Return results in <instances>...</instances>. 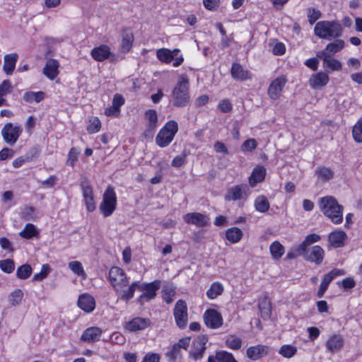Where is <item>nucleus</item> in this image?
<instances>
[{
    "label": "nucleus",
    "instance_id": "obj_60",
    "mask_svg": "<svg viewBox=\"0 0 362 362\" xmlns=\"http://www.w3.org/2000/svg\"><path fill=\"white\" fill-rule=\"evenodd\" d=\"M78 154H79V151H78L76 148H74V147L71 148L70 149L69 155H68V159H67L66 163L68 165H70L71 167H74L75 162L78 159Z\"/></svg>",
    "mask_w": 362,
    "mask_h": 362
},
{
    "label": "nucleus",
    "instance_id": "obj_1",
    "mask_svg": "<svg viewBox=\"0 0 362 362\" xmlns=\"http://www.w3.org/2000/svg\"><path fill=\"white\" fill-rule=\"evenodd\" d=\"M314 33L319 38L330 40L342 35L343 27L337 21H321L315 24Z\"/></svg>",
    "mask_w": 362,
    "mask_h": 362
},
{
    "label": "nucleus",
    "instance_id": "obj_29",
    "mask_svg": "<svg viewBox=\"0 0 362 362\" xmlns=\"http://www.w3.org/2000/svg\"><path fill=\"white\" fill-rule=\"evenodd\" d=\"M329 81V78L325 72H318L313 74L310 78V86L313 88H317L326 86Z\"/></svg>",
    "mask_w": 362,
    "mask_h": 362
},
{
    "label": "nucleus",
    "instance_id": "obj_2",
    "mask_svg": "<svg viewBox=\"0 0 362 362\" xmlns=\"http://www.w3.org/2000/svg\"><path fill=\"white\" fill-rule=\"evenodd\" d=\"M322 213L331 219L333 223H341L343 220V206L332 196L322 197L318 203Z\"/></svg>",
    "mask_w": 362,
    "mask_h": 362
},
{
    "label": "nucleus",
    "instance_id": "obj_4",
    "mask_svg": "<svg viewBox=\"0 0 362 362\" xmlns=\"http://www.w3.org/2000/svg\"><path fill=\"white\" fill-rule=\"evenodd\" d=\"M177 131L178 125L175 121L170 120L168 122L157 134L156 137V144L161 148L168 146L173 140Z\"/></svg>",
    "mask_w": 362,
    "mask_h": 362
},
{
    "label": "nucleus",
    "instance_id": "obj_50",
    "mask_svg": "<svg viewBox=\"0 0 362 362\" xmlns=\"http://www.w3.org/2000/svg\"><path fill=\"white\" fill-rule=\"evenodd\" d=\"M23 297V291L21 289H16L9 295L8 300L11 305L16 306L21 302Z\"/></svg>",
    "mask_w": 362,
    "mask_h": 362
},
{
    "label": "nucleus",
    "instance_id": "obj_37",
    "mask_svg": "<svg viewBox=\"0 0 362 362\" xmlns=\"http://www.w3.org/2000/svg\"><path fill=\"white\" fill-rule=\"evenodd\" d=\"M38 235L36 227L32 223H27L19 233V235L25 239H31Z\"/></svg>",
    "mask_w": 362,
    "mask_h": 362
},
{
    "label": "nucleus",
    "instance_id": "obj_62",
    "mask_svg": "<svg viewBox=\"0 0 362 362\" xmlns=\"http://www.w3.org/2000/svg\"><path fill=\"white\" fill-rule=\"evenodd\" d=\"M186 156L185 153L175 156L172 161V165L175 168L181 167L185 163Z\"/></svg>",
    "mask_w": 362,
    "mask_h": 362
},
{
    "label": "nucleus",
    "instance_id": "obj_45",
    "mask_svg": "<svg viewBox=\"0 0 362 362\" xmlns=\"http://www.w3.org/2000/svg\"><path fill=\"white\" fill-rule=\"evenodd\" d=\"M270 252L272 255V257L274 259H279L282 257L284 252V246L280 244L278 241H275L272 243L270 245Z\"/></svg>",
    "mask_w": 362,
    "mask_h": 362
},
{
    "label": "nucleus",
    "instance_id": "obj_39",
    "mask_svg": "<svg viewBox=\"0 0 362 362\" xmlns=\"http://www.w3.org/2000/svg\"><path fill=\"white\" fill-rule=\"evenodd\" d=\"M297 353V348L291 344H284L279 350V354L284 358H290Z\"/></svg>",
    "mask_w": 362,
    "mask_h": 362
},
{
    "label": "nucleus",
    "instance_id": "obj_31",
    "mask_svg": "<svg viewBox=\"0 0 362 362\" xmlns=\"http://www.w3.org/2000/svg\"><path fill=\"white\" fill-rule=\"evenodd\" d=\"M346 234L343 230H335L329 235V241L334 247H341L344 245Z\"/></svg>",
    "mask_w": 362,
    "mask_h": 362
},
{
    "label": "nucleus",
    "instance_id": "obj_14",
    "mask_svg": "<svg viewBox=\"0 0 362 362\" xmlns=\"http://www.w3.org/2000/svg\"><path fill=\"white\" fill-rule=\"evenodd\" d=\"M187 223L194 225L197 227H205L209 224L210 218L208 216L199 213H187L183 216Z\"/></svg>",
    "mask_w": 362,
    "mask_h": 362
},
{
    "label": "nucleus",
    "instance_id": "obj_41",
    "mask_svg": "<svg viewBox=\"0 0 362 362\" xmlns=\"http://www.w3.org/2000/svg\"><path fill=\"white\" fill-rule=\"evenodd\" d=\"M163 300L167 304H170L173 301V297L175 295V290L171 285L164 286L162 289Z\"/></svg>",
    "mask_w": 362,
    "mask_h": 362
},
{
    "label": "nucleus",
    "instance_id": "obj_15",
    "mask_svg": "<svg viewBox=\"0 0 362 362\" xmlns=\"http://www.w3.org/2000/svg\"><path fill=\"white\" fill-rule=\"evenodd\" d=\"M317 57L322 61V67L326 74H328L334 71H339L342 69L341 62L334 58V57L319 54H317Z\"/></svg>",
    "mask_w": 362,
    "mask_h": 362
},
{
    "label": "nucleus",
    "instance_id": "obj_19",
    "mask_svg": "<svg viewBox=\"0 0 362 362\" xmlns=\"http://www.w3.org/2000/svg\"><path fill=\"white\" fill-rule=\"evenodd\" d=\"M345 42L343 40L336 38L332 42L328 43L325 48L317 53L319 55H328L334 57V55L344 48Z\"/></svg>",
    "mask_w": 362,
    "mask_h": 362
},
{
    "label": "nucleus",
    "instance_id": "obj_9",
    "mask_svg": "<svg viewBox=\"0 0 362 362\" xmlns=\"http://www.w3.org/2000/svg\"><path fill=\"white\" fill-rule=\"evenodd\" d=\"M109 280L114 289L128 286V279L123 269L118 267H112L109 271Z\"/></svg>",
    "mask_w": 362,
    "mask_h": 362
},
{
    "label": "nucleus",
    "instance_id": "obj_53",
    "mask_svg": "<svg viewBox=\"0 0 362 362\" xmlns=\"http://www.w3.org/2000/svg\"><path fill=\"white\" fill-rule=\"evenodd\" d=\"M216 359L218 362H237L232 354L225 351L217 352Z\"/></svg>",
    "mask_w": 362,
    "mask_h": 362
},
{
    "label": "nucleus",
    "instance_id": "obj_13",
    "mask_svg": "<svg viewBox=\"0 0 362 362\" xmlns=\"http://www.w3.org/2000/svg\"><path fill=\"white\" fill-rule=\"evenodd\" d=\"M208 341L206 335L202 334L194 339L192 343V346L189 352V355L194 360L201 359L206 350V344Z\"/></svg>",
    "mask_w": 362,
    "mask_h": 362
},
{
    "label": "nucleus",
    "instance_id": "obj_23",
    "mask_svg": "<svg viewBox=\"0 0 362 362\" xmlns=\"http://www.w3.org/2000/svg\"><path fill=\"white\" fill-rule=\"evenodd\" d=\"M151 325L148 318L135 317L127 323L125 328L131 332H136L144 329Z\"/></svg>",
    "mask_w": 362,
    "mask_h": 362
},
{
    "label": "nucleus",
    "instance_id": "obj_54",
    "mask_svg": "<svg viewBox=\"0 0 362 362\" xmlns=\"http://www.w3.org/2000/svg\"><path fill=\"white\" fill-rule=\"evenodd\" d=\"M0 269L7 274H11L15 269L14 262L11 259L0 260Z\"/></svg>",
    "mask_w": 362,
    "mask_h": 362
},
{
    "label": "nucleus",
    "instance_id": "obj_20",
    "mask_svg": "<svg viewBox=\"0 0 362 362\" xmlns=\"http://www.w3.org/2000/svg\"><path fill=\"white\" fill-rule=\"evenodd\" d=\"M286 83V79L284 76L278 77L271 83L268 88V94L272 100H276L280 97Z\"/></svg>",
    "mask_w": 362,
    "mask_h": 362
},
{
    "label": "nucleus",
    "instance_id": "obj_7",
    "mask_svg": "<svg viewBox=\"0 0 362 362\" xmlns=\"http://www.w3.org/2000/svg\"><path fill=\"white\" fill-rule=\"evenodd\" d=\"M116 194L112 187H108L103 194L99 209L105 217H107L112 214L116 209Z\"/></svg>",
    "mask_w": 362,
    "mask_h": 362
},
{
    "label": "nucleus",
    "instance_id": "obj_38",
    "mask_svg": "<svg viewBox=\"0 0 362 362\" xmlns=\"http://www.w3.org/2000/svg\"><path fill=\"white\" fill-rule=\"evenodd\" d=\"M146 118L148 120V127H151L150 135L152 129H156L158 126V115L155 110H148L145 112Z\"/></svg>",
    "mask_w": 362,
    "mask_h": 362
},
{
    "label": "nucleus",
    "instance_id": "obj_36",
    "mask_svg": "<svg viewBox=\"0 0 362 362\" xmlns=\"http://www.w3.org/2000/svg\"><path fill=\"white\" fill-rule=\"evenodd\" d=\"M243 235V231L238 227H231L226 230V238L233 244L238 243Z\"/></svg>",
    "mask_w": 362,
    "mask_h": 362
},
{
    "label": "nucleus",
    "instance_id": "obj_21",
    "mask_svg": "<svg viewBox=\"0 0 362 362\" xmlns=\"http://www.w3.org/2000/svg\"><path fill=\"white\" fill-rule=\"evenodd\" d=\"M137 286L139 285L136 281L132 282L131 284L128 283L127 286H121L118 289H115V291L118 294L119 299L125 302H128L134 297Z\"/></svg>",
    "mask_w": 362,
    "mask_h": 362
},
{
    "label": "nucleus",
    "instance_id": "obj_26",
    "mask_svg": "<svg viewBox=\"0 0 362 362\" xmlns=\"http://www.w3.org/2000/svg\"><path fill=\"white\" fill-rule=\"evenodd\" d=\"M78 305L83 310L90 313L95 308V302L92 296L83 293L78 298Z\"/></svg>",
    "mask_w": 362,
    "mask_h": 362
},
{
    "label": "nucleus",
    "instance_id": "obj_32",
    "mask_svg": "<svg viewBox=\"0 0 362 362\" xmlns=\"http://www.w3.org/2000/svg\"><path fill=\"white\" fill-rule=\"evenodd\" d=\"M231 76L235 80L245 81L250 78V74L247 70L245 69L242 65L238 63H233L231 67Z\"/></svg>",
    "mask_w": 362,
    "mask_h": 362
},
{
    "label": "nucleus",
    "instance_id": "obj_43",
    "mask_svg": "<svg viewBox=\"0 0 362 362\" xmlns=\"http://www.w3.org/2000/svg\"><path fill=\"white\" fill-rule=\"evenodd\" d=\"M32 267L30 264H25L19 267L16 270V276L20 279H26L32 274Z\"/></svg>",
    "mask_w": 362,
    "mask_h": 362
},
{
    "label": "nucleus",
    "instance_id": "obj_64",
    "mask_svg": "<svg viewBox=\"0 0 362 362\" xmlns=\"http://www.w3.org/2000/svg\"><path fill=\"white\" fill-rule=\"evenodd\" d=\"M160 356L157 354H147L143 358L142 362H159Z\"/></svg>",
    "mask_w": 362,
    "mask_h": 362
},
{
    "label": "nucleus",
    "instance_id": "obj_55",
    "mask_svg": "<svg viewBox=\"0 0 362 362\" xmlns=\"http://www.w3.org/2000/svg\"><path fill=\"white\" fill-rule=\"evenodd\" d=\"M50 272V267L48 264L42 266L41 271L34 274L33 279L34 281H40L45 279Z\"/></svg>",
    "mask_w": 362,
    "mask_h": 362
},
{
    "label": "nucleus",
    "instance_id": "obj_12",
    "mask_svg": "<svg viewBox=\"0 0 362 362\" xmlns=\"http://www.w3.org/2000/svg\"><path fill=\"white\" fill-rule=\"evenodd\" d=\"M21 133L22 129L19 126H13L12 123L6 124L1 130L4 141L10 145L16 142Z\"/></svg>",
    "mask_w": 362,
    "mask_h": 362
},
{
    "label": "nucleus",
    "instance_id": "obj_57",
    "mask_svg": "<svg viewBox=\"0 0 362 362\" xmlns=\"http://www.w3.org/2000/svg\"><path fill=\"white\" fill-rule=\"evenodd\" d=\"M165 355L170 360L175 361L181 357V349L176 344H174Z\"/></svg>",
    "mask_w": 362,
    "mask_h": 362
},
{
    "label": "nucleus",
    "instance_id": "obj_42",
    "mask_svg": "<svg viewBox=\"0 0 362 362\" xmlns=\"http://www.w3.org/2000/svg\"><path fill=\"white\" fill-rule=\"evenodd\" d=\"M255 205L257 211L262 213L267 211L269 208V202L264 196L258 197L255 199Z\"/></svg>",
    "mask_w": 362,
    "mask_h": 362
},
{
    "label": "nucleus",
    "instance_id": "obj_59",
    "mask_svg": "<svg viewBox=\"0 0 362 362\" xmlns=\"http://www.w3.org/2000/svg\"><path fill=\"white\" fill-rule=\"evenodd\" d=\"M221 112L223 113L230 112L233 109V105L228 99L221 100L218 105Z\"/></svg>",
    "mask_w": 362,
    "mask_h": 362
},
{
    "label": "nucleus",
    "instance_id": "obj_34",
    "mask_svg": "<svg viewBox=\"0 0 362 362\" xmlns=\"http://www.w3.org/2000/svg\"><path fill=\"white\" fill-rule=\"evenodd\" d=\"M344 344L343 337L340 335H333L327 341L326 346L332 353L340 351Z\"/></svg>",
    "mask_w": 362,
    "mask_h": 362
},
{
    "label": "nucleus",
    "instance_id": "obj_25",
    "mask_svg": "<svg viewBox=\"0 0 362 362\" xmlns=\"http://www.w3.org/2000/svg\"><path fill=\"white\" fill-rule=\"evenodd\" d=\"M258 307L263 320H269L272 314V305L269 298L266 296L259 298Z\"/></svg>",
    "mask_w": 362,
    "mask_h": 362
},
{
    "label": "nucleus",
    "instance_id": "obj_48",
    "mask_svg": "<svg viewBox=\"0 0 362 362\" xmlns=\"http://www.w3.org/2000/svg\"><path fill=\"white\" fill-rule=\"evenodd\" d=\"M352 135L356 142L362 143V117L354 126L352 129Z\"/></svg>",
    "mask_w": 362,
    "mask_h": 362
},
{
    "label": "nucleus",
    "instance_id": "obj_8",
    "mask_svg": "<svg viewBox=\"0 0 362 362\" xmlns=\"http://www.w3.org/2000/svg\"><path fill=\"white\" fill-rule=\"evenodd\" d=\"M180 49H174L170 50L167 48L158 49L156 52L157 58L162 62L170 63L173 61V65L175 67L179 66L184 61L182 55L178 56Z\"/></svg>",
    "mask_w": 362,
    "mask_h": 362
},
{
    "label": "nucleus",
    "instance_id": "obj_61",
    "mask_svg": "<svg viewBox=\"0 0 362 362\" xmlns=\"http://www.w3.org/2000/svg\"><path fill=\"white\" fill-rule=\"evenodd\" d=\"M257 147V142L254 139H249L244 141L241 146L243 151H252Z\"/></svg>",
    "mask_w": 362,
    "mask_h": 362
},
{
    "label": "nucleus",
    "instance_id": "obj_11",
    "mask_svg": "<svg viewBox=\"0 0 362 362\" xmlns=\"http://www.w3.org/2000/svg\"><path fill=\"white\" fill-rule=\"evenodd\" d=\"M249 187L246 184L235 185L229 188L224 198L226 201L245 199L247 197Z\"/></svg>",
    "mask_w": 362,
    "mask_h": 362
},
{
    "label": "nucleus",
    "instance_id": "obj_3",
    "mask_svg": "<svg viewBox=\"0 0 362 362\" xmlns=\"http://www.w3.org/2000/svg\"><path fill=\"white\" fill-rule=\"evenodd\" d=\"M189 102L188 79L181 77L172 91L173 105L177 107H182L187 106Z\"/></svg>",
    "mask_w": 362,
    "mask_h": 362
},
{
    "label": "nucleus",
    "instance_id": "obj_27",
    "mask_svg": "<svg viewBox=\"0 0 362 362\" xmlns=\"http://www.w3.org/2000/svg\"><path fill=\"white\" fill-rule=\"evenodd\" d=\"M90 54L95 60L103 62L110 56L111 52L107 45H102L98 47L93 48L91 50Z\"/></svg>",
    "mask_w": 362,
    "mask_h": 362
},
{
    "label": "nucleus",
    "instance_id": "obj_46",
    "mask_svg": "<svg viewBox=\"0 0 362 362\" xmlns=\"http://www.w3.org/2000/svg\"><path fill=\"white\" fill-rule=\"evenodd\" d=\"M320 237L317 234L313 233L308 235V236L305 237L304 241L300 245H299L295 250H302L305 248H308L309 245H310L312 243L317 242L318 240H320Z\"/></svg>",
    "mask_w": 362,
    "mask_h": 362
},
{
    "label": "nucleus",
    "instance_id": "obj_63",
    "mask_svg": "<svg viewBox=\"0 0 362 362\" xmlns=\"http://www.w3.org/2000/svg\"><path fill=\"white\" fill-rule=\"evenodd\" d=\"M35 211L33 206H26L23 208L22 211V218L26 220H29L33 217V214Z\"/></svg>",
    "mask_w": 362,
    "mask_h": 362
},
{
    "label": "nucleus",
    "instance_id": "obj_52",
    "mask_svg": "<svg viewBox=\"0 0 362 362\" xmlns=\"http://www.w3.org/2000/svg\"><path fill=\"white\" fill-rule=\"evenodd\" d=\"M101 127L100 121L98 117H93L89 119V124L87 126V131L90 134L98 132Z\"/></svg>",
    "mask_w": 362,
    "mask_h": 362
},
{
    "label": "nucleus",
    "instance_id": "obj_28",
    "mask_svg": "<svg viewBox=\"0 0 362 362\" xmlns=\"http://www.w3.org/2000/svg\"><path fill=\"white\" fill-rule=\"evenodd\" d=\"M18 56L16 53L6 54L4 57L3 70L6 75H11L15 69Z\"/></svg>",
    "mask_w": 362,
    "mask_h": 362
},
{
    "label": "nucleus",
    "instance_id": "obj_49",
    "mask_svg": "<svg viewBox=\"0 0 362 362\" xmlns=\"http://www.w3.org/2000/svg\"><path fill=\"white\" fill-rule=\"evenodd\" d=\"M226 344L230 349L238 350L242 346V341L240 338L230 335L226 339Z\"/></svg>",
    "mask_w": 362,
    "mask_h": 362
},
{
    "label": "nucleus",
    "instance_id": "obj_47",
    "mask_svg": "<svg viewBox=\"0 0 362 362\" xmlns=\"http://www.w3.org/2000/svg\"><path fill=\"white\" fill-rule=\"evenodd\" d=\"M12 88L11 82L8 80H4L0 84V106L6 104V100L3 96L10 93Z\"/></svg>",
    "mask_w": 362,
    "mask_h": 362
},
{
    "label": "nucleus",
    "instance_id": "obj_33",
    "mask_svg": "<svg viewBox=\"0 0 362 362\" xmlns=\"http://www.w3.org/2000/svg\"><path fill=\"white\" fill-rule=\"evenodd\" d=\"M102 334V330L96 327L87 328L81 336V340L84 341L93 342L98 340Z\"/></svg>",
    "mask_w": 362,
    "mask_h": 362
},
{
    "label": "nucleus",
    "instance_id": "obj_16",
    "mask_svg": "<svg viewBox=\"0 0 362 362\" xmlns=\"http://www.w3.org/2000/svg\"><path fill=\"white\" fill-rule=\"evenodd\" d=\"M81 187L86 209L89 212H92L95 209L93 189L87 180L81 182Z\"/></svg>",
    "mask_w": 362,
    "mask_h": 362
},
{
    "label": "nucleus",
    "instance_id": "obj_35",
    "mask_svg": "<svg viewBox=\"0 0 362 362\" xmlns=\"http://www.w3.org/2000/svg\"><path fill=\"white\" fill-rule=\"evenodd\" d=\"M266 175V169L263 166H257L252 170V173L249 178L250 185L255 187L258 182L264 180Z\"/></svg>",
    "mask_w": 362,
    "mask_h": 362
},
{
    "label": "nucleus",
    "instance_id": "obj_18",
    "mask_svg": "<svg viewBox=\"0 0 362 362\" xmlns=\"http://www.w3.org/2000/svg\"><path fill=\"white\" fill-rule=\"evenodd\" d=\"M345 272L342 269H334L328 274H325L320 284V288L317 291V296L322 298L327 289L330 282L338 276L344 275Z\"/></svg>",
    "mask_w": 362,
    "mask_h": 362
},
{
    "label": "nucleus",
    "instance_id": "obj_6",
    "mask_svg": "<svg viewBox=\"0 0 362 362\" xmlns=\"http://www.w3.org/2000/svg\"><path fill=\"white\" fill-rule=\"evenodd\" d=\"M137 289L143 291V293L137 298V302L140 305H144L145 302L153 299L156 296V292L160 287V281L155 280L151 283H141L137 281Z\"/></svg>",
    "mask_w": 362,
    "mask_h": 362
},
{
    "label": "nucleus",
    "instance_id": "obj_5",
    "mask_svg": "<svg viewBox=\"0 0 362 362\" xmlns=\"http://www.w3.org/2000/svg\"><path fill=\"white\" fill-rule=\"evenodd\" d=\"M324 255L323 249L320 246L315 245L302 250H295L293 252L288 254V257L293 258L296 256H302L307 261L320 264L324 259Z\"/></svg>",
    "mask_w": 362,
    "mask_h": 362
},
{
    "label": "nucleus",
    "instance_id": "obj_51",
    "mask_svg": "<svg viewBox=\"0 0 362 362\" xmlns=\"http://www.w3.org/2000/svg\"><path fill=\"white\" fill-rule=\"evenodd\" d=\"M68 267L75 274L79 276H83L86 274L82 264L78 261L70 262Z\"/></svg>",
    "mask_w": 362,
    "mask_h": 362
},
{
    "label": "nucleus",
    "instance_id": "obj_58",
    "mask_svg": "<svg viewBox=\"0 0 362 362\" xmlns=\"http://www.w3.org/2000/svg\"><path fill=\"white\" fill-rule=\"evenodd\" d=\"M40 152V150L38 146H33L24 155L25 160L28 162L33 160L39 156Z\"/></svg>",
    "mask_w": 362,
    "mask_h": 362
},
{
    "label": "nucleus",
    "instance_id": "obj_40",
    "mask_svg": "<svg viewBox=\"0 0 362 362\" xmlns=\"http://www.w3.org/2000/svg\"><path fill=\"white\" fill-rule=\"evenodd\" d=\"M223 291V286L219 283H214L206 291V296L210 299H214Z\"/></svg>",
    "mask_w": 362,
    "mask_h": 362
},
{
    "label": "nucleus",
    "instance_id": "obj_10",
    "mask_svg": "<svg viewBox=\"0 0 362 362\" xmlns=\"http://www.w3.org/2000/svg\"><path fill=\"white\" fill-rule=\"evenodd\" d=\"M173 315L176 325L180 328H184L186 326L188 320L187 307L185 300H179L177 301L175 305Z\"/></svg>",
    "mask_w": 362,
    "mask_h": 362
},
{
    "label": "nucleus",
    "instance_id": "obj_30",
    "mask_svg": "<svg viewBox=\"0 0 362 362\" xmlns=\"http://www.w3.org/2000/svg\"><path fill=\"white\" fill-rule=\"evenodd\" d=\"M134 41L132 31L129 28H125L122 33L121 50L122 52H127L130 50Z\"/></svg>",
    "mask_w": 362,
    "mask_h": 362
},
{
    "label": "nucleus",
    "instance_id": "obj_22",
    "mask_svg": "<svg viewBox=\"0 0 362 362\" xmlns=\"http://www.w3.org/2000/svg\"><path fill=\"white\" fill-rule=\"evenodd\" d=\"M269 346L258 344L249 347L247 350V356L250 359L255 361L266 356L269 353Z\"/></svg>",
    "mask_w": 362,
    "mask_h": 362
},
{
    "label": "nucleus",
    "instance_id": "obj_56",
    "mask_svg": "<svg viewBox=\"0 0 362 362\" xmlns=\"http://www.w3.org/2000/svg\"><path fill=\"white\" fill-rule=\"evenodd\" d=\"M321 17V13L315 8H308V18L310 25H313Z\"/></svg>",
    "mask_w": 362,
    "mask_h": 362
},
{
    "label": "nucleus",
    "instance_id": "obj_17",
    "mask_svg": "<svg viewBox=\"0 0 362 362\" xmlns=\"http://www.w3.org/2000/svg\"><path fill=\"white\" fill-rule=\"evenodd\" d=\"M203 317L205 325L211 329L218 328L223 324L221 315L214 309L207 310L204 313Z\"/></svg>",
    "mask_w": 362,
    "mask_h": 362
},
{
    "label": "nucleus",
    "instance_id": "obj_44",
    "mask_svg": "<svg viewBox=\"0 0 362 362\" xmlns=\"http://www.w3.org/2000/svg\"><path fill=\"white\" fill-rule=\"evenodd\" d=\"M315 175L319 179L323 181H327L332 178L333 173L329 168L326 167H319L315 170Z\"/></svg>",
    "mask_w": 362,
    "mask_h": 362
},
{
    "label": "nucleus",
    "instance_id": "obj_24",
    "mask_svg": "<svg viewBox=\"0 0 362 362\" xmlns=\"http://www.w3.org/2000/svg\"><path fill=\"white\" fill-rule=\"evenodd\" d=\"M59 64L57 60L49 59L47 61L42 73L50 80H54L59 74Z\"/></svg>",
    "mask_w": 362,
    "mask_h": 362
}]
</instances>
